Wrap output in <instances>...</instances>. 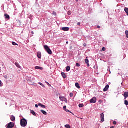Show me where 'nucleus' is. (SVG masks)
I'll use <instances>...</instances> for the list:
<instances>
[{"label":"nucleus","mask_w":128,"mask_h":128,"mask_svg":"<svg viewBox=\"0 0 128 128\" xmlns=\"http://www.w3.org/2000/svg\"><path fill=\"white\" fill-rule=\"evenodd\" d=\"M20 124L22 128H26V126H28V120H26L24 118H23L20 120Z\"/></svg>","instance_id":"nucleus-1"},{"label":"nucleus","mask_w":128,"mask_h":128,"mask_svg":"<svg viewBox=\"0 0 128 128\" xmlns=\"http://www.w3.org/2000/svg\"><path fill=\"white\" fill-rule=\"evenodd\" d=\"M44 50H46V52H48V54H52V51L50 47H48V46L47 45L44 46Z\"/></svg>","instance_id":"nucleus-2"},{"label":"nucleus","mask_w":128,"mask_h":128,"mask_svg":"<svg viewBox=\"0 0 128 128\" xmlns=\"http://www.w3.org/2000/svg\"><path fill=\"white\" fill-rule=\"evenodd\" d=\"M14 126V122H10L8 124L7 128H13Z\"/></svg>","instance_id":"nucleus-3"},{"label":"nucleus","mask_w":128,"mask_h":128,"mask_svg":"<svg viewBox=\"0 0 128 128\" xmlns=\"http://www.w3.org/2000/svg\"><path fill=\"white\" fill-rule=\"evenodd\" d=\"M90 104H96V98L94 97L90 100Z\"/></svg>","instance_id":"nucleus-4"},{"label":"nucleus","mask_w":128,"mask_h":128,"mask_svg":"<svg viewBox=\"0 0 128 128\" xmlns=\"http://www.w3.org/2000/svg\"><path fill=\"white\" fill-rule=\"evenodd\" d=\"M100 118L101 122H104V113H102L100 114Z\"/></svg>","instance_id":"nucleus-5"},{"label":"nucleus","mask_w":128,"mask_h":128,"mask_svg":"<svg viewBox=\"0 0 128 128\" xmlns=\"http://www.w3.org/2000/svg\"><path fill=\"white\" fill-rule=\"evenodd\" d=\"M62 30H63V32H68V30H70V28L68 27L62 28Z\"/></svg>","instance_id":"nucleus-6"},{"label":"nucleus","mask_w":128,"mask_h":128,"mask_svg":"<svg viewBox=\"0 0 128 128\" xmlns=\"http://www.w3.org/2000/svg\"><path fill=\"white\" fill-rule=\"evenodd\" d=\"M37 56H38V58H42V52H38L37 53Z\"/></svg>","instance_id":"nucleus-7"},{"label":"nucleus","mask_w":128,"mask_h":128,"mask_svg":"<svg viewBox=\"0 0 128 128\" xmlns=\"http://www.w3.org/2000/svg\"><path fill=\"white\" fill-rule=\"evenodd\" d=\"M110 88V85H107L106 86L105 88L104 89V92H108Z\"/></svg>","instance_id":"nucleus-8"},{"label":"nucleus","mask_w":128,"mask_h":128,"mask_svg":"<svg viewBox=\"0 0 128 128\" xmlns=\"http://www.w3.org/2000/svg\"><path fill=\"white\" fill-rule=\"evenodd\" d=\"M35 70H42L44 68H42V67L36 66L35 67Z\"/></svg>","instance_id":"nucleus-9"},{"label":"nucleus","mask_w":128,"mask_h":128,"mask_svg":"<svg viewBox=\"0 0 128 128\" xmlns=\"http://www.w3.org/2000/svg\"><path fill=\"white\" fill-rule=\"evenodd\" d=\"M14 64L18 68H22V66H20V65L18 63L16 62Z\"/></svg>","instance_id":"nucleus-10"},{"label":"nucleus","mask_w":128,"mask_h":128,"mask_svg":"<svg viewBox=\"0 0 128 128\" xmlns=\"http://www.w3.org/2000/svg\"><path fill=\"white\" fill-rule=\"evenodd\" d=\"M124 96L125 97L124 100H126L128 98V92H124Z\"/></svg>","instance_id":"nucleus-11"},{"label":"nucleus","mask_w":128,"mask_h":128,"mask_svg":"<svg viewBox=\"0 0 128 128\" xmlns=\"http://www.w3.org/2000/svg\"><path fill=\"white\" fill-rule=\"evenodd\" d=\"M4 16H5V18L6 20H10V15H8V14H5Z\"/></svg>","instance_id":"nucleus-12"},{"label":"nucleus","mask_w":128,"mask_h":128,"mask_svg":"<svg viewBox=\"0 0 128 128\" xmlns=\"http://www.w3.org/2000/svg\"><path fill=\"white\" fill-rule=\"evenodd\" d=\"M61 74H62L63 78H66V73L62 72L61 73Z\"/></svg>","instance_id":"nucleus-13"},{"label":"nucleus","mask_w":128,"mask_h":128,"mask_svg":"<svg viewBox=\"0 0 128 128\" xmlns=\"http://www.w3.org/2000/svg\"><path fill=\"white\" fill-rule=\"evenodd\" d=\"M10 120L12 122H14V120H16V117L14 116H12L10 117Z\"/></svg>","instance_id":"nucleus-14"},{"label":"nucleus","mask_w":128,"mask_h":128,"mask_svg":"<svg viewBox=\"0 0 128 128\" xmlns=\"http://www.w3.org/2000/svg\"><path fill=\"white\" fill-rule=\"evenodd\" d=\"M30 112L33 116H36V112H34L33 110H32L30 111Z\"/></svg>","instance_id":"nucleus-15"},{"label":"nucleus","mask_w":128,"mask_h":128,"mask_svg":"<svg viewBox=\"0 0 128 128\" xmlns=\"http://www.w3.org/2000/svg\"><path fill=\"white\" fill-rule=\"evenodd\" d=\"M70 66H68L66 68V72H70Z\"/></svg>","instance_id":"nucleus-16"},{"label":"nucleus","mask_w":128,"mask_h":128,"mask_svg":"<svg viewBox=\"0 0 128 128\" xmlns=\"http://www.w3.org/2000/svg\"><path fill=\"white\" fill-rule=\"evenodd\" d=\"M75 86L77 88H80V84L78 83H76Z\"/></svg>","instance_id":"nucleus-17"},{"label":"nucleus","mask_w":128,"mask_h":128,"mask_svg":"<svg viewBox=\"0 0 128 128\" xmlns=\"http://www.w3.org/2000/svg\"><path fill=\"white\" fill-rule=\"evenodd\" d=\"M41 112H42V114H44V116H46V114H48V112L44 110H42Z\"/></svg>","instance_id":"nucleus-18"},{"label":"nucleus","mask_w":128,"mask_h":128,"mask_svg":"<svg viewBox=\"0 0 128 128\" xmlns=\"http://www.w3.org/2000/svg\"><path fill=\"white\" fill-rule=\"evenodd\" d=\"M124 10L125 12L126 13V14H127V16H128V8H124Z\"/></svg>","instance_id":"nucleus-19"},{"label":"nucleus","mask_w":128,"mask_h":128,"mask_svg":"<svg viewBox=\"0 0 128 128\" xmlns=\"http://www.w3.org/2000/svg\"><path fill=\"white\" fill-rule=\"evenodd\" d=\"M60 100L62 101H64V99L66 98L64 97V96H60L59 97Z\"/></svg>","instance_id":"nucleus-20"},{"label":"nucleus","mask_w":128,"mask_h":128,"mask_svg":"<svg viewBox=\"0 0 128 128\" xmlns=\"http://www.w3.org/2000/svg\"><path fill=\"white\" fill-rule=\"evenodd\" d=\"M38 84H40V86H42V88H46V86L42 83L38 82Z\"/></svg>","instance_id":"nucleus-21"},{"label":"nucleus","mask_w":128,"mask_h":128,"mask_svg":"<svg viewBox=\"0 0 128 128\" xmlns=\"http://www.w3.org/2000/svg\"><path fill=\"white\" fill-rule=\"evenodd\" d=\"M85 62H86V64H89L90 63V60H88V59H86L85 60Z\"/></svg>","instance_id":"nucleus-22"},{"label":"nucleus","mask_w":128,"mask_h":128,"mask_svg":"<svg viewBox=\"0 0 128 128\" xmlns=\"http://www.w3.org/2000/svg\"><path fill=\"white\" fill-rule=\"evenodd\" d=\"M78 106L79 108H84V104H80Z\"/></svg>","instance_id":"nucleus-23"},{"label":"nucleus","mask_w":128,"mask_h":128,"mask_svg":"<svg viewBox=\"0 0 128 128\" xmlns=\"http://www.w3.org/2000/svg\"><path fill=\"white\" fill-rule=\"evenodd\" d=\"M65 112H70V114H72V112L70 110H65Z\"/></svg>","instance_id":"nucleus-24"},{"label":"nucleus","mask_w":128,"mask_h":128,"mask_svg":"<svg viewBox=\"0 0 128 128\" xmlns=\"http://www.w3.org/2000/svg\"><path fill=\"white\" fill-rule=\"evenodd\" d=\"M12 46H18V44L16 43V42H12Z\"/></svg>","instance_id":"nucleus-25"},{"label":"nucleus","mask_w":128,"mask_h":128,"mask_svg":"<svg viewBox=\"0 0 128 128\" xmlns=\"http://www.w3.org/2000/svg\"><path fill=\"white\" fill-rule=\"evenodd\" d=\"M124 104L126 106H128V101L127 100H124Z\"/></svg>","instance_id":"nucleus-26"},{"label":"nucleus","mask_w":128,"mask_h":128,"mask_svg":"<svg viewBox=\"0 0 128 128\" xmlns=\"http://www.w3.org/2000/svg\"><path fill=\"white\" fill-rule=\"evenodd\" d=\"M126 38H128V30L126 31Z\"/></svg>","instance_id":"nucleus-27"},{"label":"nucleus","mask_w":128,"mask_h":128,"mask_svg":"<svg viewBox=\"0 0 128 128\" xmlns=\"http://www.w3.org/2000/svg\"><path fill=\"white\" fill-rule=\"evenodd\" d=\"M76 66L80 68V63H76Z\"/></svg>","instance_id":"nucleus-28"},{"label":"nucleus","mask_w":128,"mask_h":128,"mask_svg":"<svg viewBox=\"0 0 128 128\" xmlns=\"http://www.w3.org/2000/svg\"><path fill=\"white\" fill-rule=\"evenodd\" d=\"M65 128H71L69 124L66 125Z\"/></svg>","instance_id":"nucleus-29"},{"label":"nucleus","mask_w":128,"mask_h":128,"mask_svg":"<svg viewBox=\"0 0 128 128\" xmlns=\"http://www.w3.org/2000/svg\"><path fill=\"white\" fill-rule=\"evenodd\" d=\"M46 84H48V86H52V85L50 83H48V82H46Z\"/></svg>","instance_id":"nucleus-30"},{"label":"nucleus","mask_w":128,"mask_h":128,"mask_svg":"<svg viewBox=\"0 0 128 128\" xmlns=\"http://www.w3.org/2000/svg\"><path fill=\"white\" fill-rule=\"evenodd\" d=\"M41 108H46V106L44 104H42V106Z\"/></svg>","instance_id":"nucleus-31"},{"label":"nucleus","mask_w":128,"mask_h":128,"mask_svg":"<svg viewBox=\"0 0 128 128\" xmlns=\"http://www.w3.org/2000/svg\"><path fill=\"white\" fill-rule=\"evenodd\" d=\"M64 102H65L66 104H68V99H66V98H65L64 100Z\"/></svg>","instance_id":"nucleus-32"},{"label":"nucleus","mask_w":128,"mask_h":128,"mask_svg":"<svg viewBox=\"0 0 128 128\" xmlns=\"http://www.w3.org/2000/svg\"><path fill=\"white\" fill-rule=\"evenodd\" d=\"M102 52H106V48H104V47L102 48Z\"/></svg>","instance_id":"nucleus-33"},{"label":"nucleus","mask_w":128,"mask_h":128,"mask_svg":"<svg viewBox=\"0 0 128 128\" xmlns=\"http://www.w3.org/2000/svg\"><path fill=\"white\" fill-rule=\"evenodd\" d=\"M2 86V80H0V87Z\"/></svg>","instance_id":"nucleus-34"},{"label":"nucleus","mask_w":128,"mask_h":128,"mask_svg":"<svg viewBox=\"0 0 128 128\" xmlns=\"http://www.w3.org/2000/svg\"><path fill=\"white\" fill-rule=\"evenodd\" d=\"M70 98H72V96H74V94L70 93Z\"/></svg>","instance_id":"nucleus-35"},{"label":"nucleus","mask_w":128,"mask_h":128,"mask_svg":"<svg viewBox=\"0 0 128 128\" xmlns=\"http://www.w3.org/2000/svg\"><path fill=\"white\" fill-rule=\"evenodd\" d=\"M63 108H64V110H66V106H64L63 107Z\"/></svg>","instance_id":"nucleus-36"},{"label":"nucleus","mask_w":128,"mask_h":128,"mask_svg":"<svg viewBox=\"0 0 128 128\" xmlns=\"http://www.w3.org/2000/svg\"><path fill=\"white\" fill-rule=\"evenodd\" d=\"M42 104H40H40H38V106H40L41 108H42Z\"/></svg>","instance_id":"nucleus-37"},{"label":"nucleus","mask_w":128,"mask_h":128,"mask_svg":"<svg viewBox=\"0 0 128 128\" xmlns=\"http://www.w3.org/2000/svg\"><path fill=\"white\" fill-rule=\"evenodd\" d=\"M53 16H56V12H54L52 13Z\"/></svg>","instance_id":"nucleus-38"},{"label":"nucleus","mask_w":128,"mask_h":128,"mask_svg":"<svg viewBox=\"0 0 128 128\" xmlns=\"http://www.w3.org/2000/svg\"><path fill=\"white\" fill-rule=\"evenodd\" d=\"M116 124H117V122H116V121H114V122H113V124L116 125Z\"/></svg>","instance_id":"nucleus-39"},{"label":"nucleus","mask_w":128,"mask_h":128,"mask_svg":"<svg viewBox=\"0 0 128 128\" xmlns=\"http://www.w3.org/2000/svg\"><path fill=\"white\" fill-rule=\"evenodd\" d=\"M4 78H6V80H7V78H8V76H4Z\"/></svg>","instance_id":"nucleus-40"},{"label":"nucleus","mask_w":128,"mask_h":128,"mask_svg":"<svg viewBox=\"0 0 128 128\" xmlns=\"http://www.w3.org/2000/svg\"><path fill=\"white\" fill-rule=\"evenodd\" d=\"M35 106H36V108H38V104H36L35 105Z\"/></svg>","instance_id":"nucleus-41"},{"label":"nucleus","mask_w":128,"mask_h":128,"mask_svg":"<svg viewBox=\"0 0 128 128\" xmlns=\"http://www.w3.org/2000/svg\"><path fill=\"white\" fill-rule=\"evenodd\" d=\"M76 2H80V0H76Z\"/></svg>","instance_id":"nucleus-42"},{"label":"nucleus","mask_w":128,"mask_h":128,"mask_svg":"<svg viewBox=\"0 0 128 128\" xmlns=\"http://www.w3.org/2000/svg\"><path fill=\"white\" fill-rule=\"evenodd\" d=\"M77 24L78 26H80V22H78Z\"/></svg>","instance_id":"nucleus-43"},{"label":"nucleus","mask_w":128,"mask_h":128,"mask_svg":"<svg viewBox=\"0 0 128 128\" xmlns=\"http://www.w3.org/2000/svg\"><path fill=\"white\" fill-rule=\"evenodd\" d=\"M87 64V66H90V63H88V64Z\"/></svg>","instance_id":"nucleus-44"},{"label":"nucleus","mask_w":128,"mask_h":128,"mask_svg":"<svg viewBox=\"0 0 128 128\" xmlns=\"http://www.w3.org/2000/svg\"><path fill=\"white\" fill-rule=\"evenodd\" d=\"M97 28H100V26H98Z\"/></svg>","instance_id":"nucleus-45"},{"label":"nucleus","mask_w":128,"mask_h":128,"mask_svg":"<svg viewBox=\"0 0 128 128\" xmlns=\"http://www.w3.org/2000/svg\"><path fill=\"white\" fill-rule=\"evenodd\" d=\"M32 34H34V32H32Z\"/></svg>","instance_id":"nucleus-46"},{"label":"nucleus","mask_w":128,"mask_h":128,"mask_svg":"<svg viewBox=\"0 0 128 128\" xmlns=\"http://www.w3.org/2000/svg\"><path fill=\"white\" fill-rule=\"evenodd\" d=\"M20 24H22V22L20 20H18Z\"/></svg>","instance_id":"nucleus-47"},{"label":"nucleus","mask_w":128,"mask_h":128,"mask_svg":"<svg viewBox=\"0 0 128 128\" xmlns=\"http://www.w3.org/2000/svg\"><path fill=\"white\" fill-rule=\"evenodd\" d=\"M110 128H114V127L112 126V127H110Z\"/></svg>","instance_id":"nucleus-48"},{"label":"nucleus","mask_w":128,"mask_h":128,"mask_svg":"<svg viewBox=\"0 0 128 128\" xmlns=\"http://www.w3.org/2000/svg\"><path fill=\"white\" fill-rule=\"evenodd\" d=\"M66 44H68V42H66Z\"/></svg>","instance_id":"nucleus-49"},{"label":"nucleus","mask_w":128,"mask_h":128,"mask_svg":"<svg viewBox=\"0 0 128 128\" xmlns=\"http://www.w3.org/2000/svg\"><path fill=\"white\" fill-rule=\"evenodd\" d=\"M6 106H8V103H6Z\"/></svg>","instance_id":"nucleus-50"},{"label":"nucleus","mask_w":128,"mask_h":128,"mask_svg":"<svg viewBox=\"0 0 128 128\" xmlns=\"http://www.w3.org/2000/svg\"><path fill=\"white\" fill-rule=\"evenodd\" d=\"M84 46H86V45H84Z\"/></svg>","instance_id":"nucleus-51"},{"label":"nucleus","mask_w":128,"mask_h":128,"mask_svg":"<svg viewBox=\"0 0 128 128\" xmlns=\"http://www.w3.org/2000/svg\"><path fill=\"white\" fill-rule=\"evenodd\" d=\"M0 70H1V68H0Z\"/></svg>","instance_id":"nucleus-52"},{"label":"nucleus","mask_w":128,"mask_h":128,"mask_svg":"<svg viewBox=\"0 0 128 128\" xmlns=\"http://www.w3.org/2000/svg\"><path fill=\"white\" fill-rule=\"evenodd\" d=\"M8 0V2H10V0Z\"/></svg>","instance_id":"nucleus-53"},{"label":"nucleus","mask_w":128,"mask_h":128,"mask_svg":"<svg viewBox=\"0 0 128 128\" xmlns=\"http://www.w3.org/2000/svg\"><path fill=\"white\" fill-rule=\"evenodd\" d=\"M99 102H100V101H99Z\"/></svg>","instance_id":"nucleus-54"},{"label":"nucleus","mask_w":128,"mask_h":128,"mask_svg":"<svg viewBox=\"0 0 128 128\" xmlns=\"http://www.w3.org/2000/svg\"><path fill=\"white\" fill-rule=\"evenodd\" d=\"M99 102H100V101H99Z\"/></svg>","instance_id":"nucleus-55"}]
</instances>
